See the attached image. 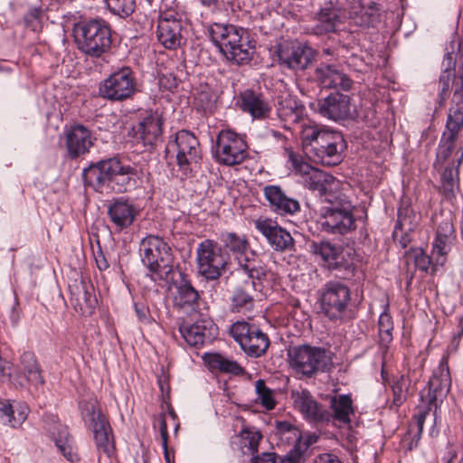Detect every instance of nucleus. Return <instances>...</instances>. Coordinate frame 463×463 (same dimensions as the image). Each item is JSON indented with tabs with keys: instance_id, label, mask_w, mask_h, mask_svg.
<instances>
[{
	"instance_id": "nucleus-1",
	"label": "nucleus",
	"mask_w": 463,
	"mask_h": 463,
	"mask_svg": "<svg viewBox=\"0 0 463 463\" xmlns=\"http://www.w3.org/2000/svg\"><path fill=\"white\" fill-rule=\"evenodd\" d=\"M299 137L303 149L315 163L332 166L342 162L346 146L339 132L307 120L300 124Z\"/></svg>"
},
{
	"instance_id": "nucleus-2",
	"label": "nucleus",
	"mask_w": 463,
	"mask_h": 463,
	"mask_svg": "<svg viewBox=\"0 0 463 463\" xmlns=\"http://www.w3.org/2000/svg\"><path fill=\"white\" fill-rule=\"evenodd\" d=\"M82 175L86 184L100 194L126 193L135 186L137 171L114 156L91 164Z\"/></svg>"
},
{
	"instance_id": "nucleus-3",
	"label": "nucleus",
	"mask_w": 463,
	"mask_h": 463,
	"mask_svg": "<svg viewBox=\"0 0 463 463\" xmlns=\"http://www.w3.org/2000/svg\"><path fill=\"white\" fill-rule=\"evenodd\" d=\"M139 251L150 279L155 282L167 280L174 268V254L168 243L162 237L150 234L142 239Z\"/></svg>"
},
{
	"instance_id": "nucleus-4",
	"label": "nucleus",
	"mask_w": 463,
	"mask_h": 463,
	"mask_svg": "<svg viewBox=\"0 0 463 463\" xmlns=\"http://www.w3.org/2000/svg\"><path fill=\"white\" fill-rule=\"evenodd\" d=\"M73 33L77 48L90 57L99 58L111 47L110 27L103 20L82 21L75 25Z\"/></svg>"
},
{
	"instance_id": "nucleus-5",
	"label": "nucleus",
	"mask_w": 463,
	"mask_h": 463,
	"mask_svg": "<svg viewBox=\"0 0 463 463\" xmlns=\"http://www.w3.org/2000/svg\"><path fill=\"white\" fill-rule=\"evenodd\" d=\"M450 386L451 378L448 358L444 356L440 360L439 366L434 370L427 388L420 393L421 402L424 405L419 408L418 413L414 416L419 434L422 432L426 416L433 406L436 408V402L447 395Z\"/></svg>"
},
{
	"instance_id": "nucleus-6",
	"label": "nucleus",
	"mask_w": 463,
	"mask_h": 463,
	"mask_svg": "<svg viewBox=\"0 0 463 463\" xmlns=\"http://www.w3.org/2000/svg\"><path fill=\"white\" fill-rule=\"evenodd\" d=\"M351 302L350 288L343 282L327 281L318 291L320 312L331 321H343Z\"/></svg>"
},
{
	"instance_id": "nucleus-7",
	"label": "nucleus",
	"mask_w": 463,
	"mask_h": 463,
	"mask_svg": "<svg viewBox=\"0 0 463 463\" xmlns=\"http://www.w3.org/2000/svg\"><path fill=\"white\" fill-rule=\"evenodd\" d=\"M80 408L86 427L93 433L97 449L110 457L115 449L112 430L97 402L83 401L80 403Z\"/></svg>"
},
{
	"instance_id": "nucleus-8",
	"label": "nucleus",
	"mask_w": 463,
	"mask_h": 463,
	"mask_svg": "<svg viewBox=\"0 0 463 463\" xmlns=\"http://www.w3.org/2000/svg\"><path fill=\"white\" fill-rule=\"evenodd\" d=\"M290 368L306 377H311L319 371H325L330 362L326 349L309 345L291 346L288 350Z\"/></svg>"
},
{
	"instance_id": "nucleus-9",
	"label": "nucleus",
	"mask_w": 463,
	"mask_h": 463,
	"mask_svg": "<svg viewBox=\"0 0 463 463\" xmlns=\"http://www.w3.org/2000/svg\"><path fill=\"white\" fill-rule=\"evenodd\" d=\"M449 109L446 128L437 150V161L445 162L454 150V143L463 127V71Z\"/></svg>"
},
{
	"instance_id": "nucleus-10",
	"label": "nucleus",
	"mask_w": 463,
	"mask_h": 463,
	"mask_svg": "<svg viewBox=\"0 0 463 463\" xmlns=\"http://www.w3.org/2000/svg\"><path fill=\"white\" fill-rule=\"evenodd\" d=\"M354 206L351 202H340L321 209L318 223L327 233L344 235L355 229Z\"/></svg>"
},
{
	"instance_id": "nucleus-11",
	"label": "nucleus",
	"mask_w": 463,
	"mask_h": 463,
	"mask_svg": "<svg viewBox=\"0 0 463 463\" xmlns=\"http://www.w3.org/2000/svg\"><path fill=\"white\" fill-rule=\"evenodd\" d=\"M222 241L227 249L237 255L240 270L249 279L261 281L266 277V269L260 260L246 255L250 243L245 235H239L235 232L222 233Z\"/></svg>"
},
{
	"instance_id": "nucleus-12",
	"label": "nucleus",
	"mask_w": 463,
	"mask_h": 463,
	"mask_svg": "<svg viewBox=\"0 0 463 463\" xmlns=\"http://www.w3.org/2000/svg\"><path fill=\"white\" fill-rule=\"evenodd\" d=\"M198 272L206 279H219L226 270L228 258L213 240H204L196 249Z\"/></svg>"
},
{
	"instance_id": "nucleus-13",
	"label": "nucleus",
	"mask_w": 463,
	"mask_h": 463,
	"mask_svg": "<svg viewBox=\"0 0 463 463\" xmlns=\"http://www.w3.org/2000/svg\"><path fill=\"white\" fill-rule=\"evenodd\" d=\"M137 81L133 71L123 67L111 73L99 84L100 97L111 101H123L133 97Z\"/></svg>"
},
{
	"instance_id": "nucleus-14",
	"label": "nucleus",
	"mask_w": 463,
	"mask_h": 463,
	"mask_svg": "<svg viewBox=\"0 0 463 463\" xmlns=\"http://www.w3.org/2000/svg\"><path fill=\"white\" fill-rule=\"evenodd\" d=\"M247 147L244 139L237 133L230 129L222 130L216 137L213 156L224 165H240L248 156Z\"/></svg>"
},
{
	"instance_id": "nucleus-15",
	"label": "nucleus",
	"mask_w": 463,
	"mask_h": 463,
	"mask_svg": "<svg viewBox=\"0 0 463 463\" xmlns=\"http://www.w3.org/2000/svg\"><path fill=\"white\" fill-rule=\"evenodd\" d=\"M185 23L182 14L175 10L160 13L157 21L156 36L166 49L175 50L185 43Z\"/></svg>"
},
{
	"instance_id": "nucleus-16",
	"label": "nucleus",
	"mask_w": 463,
	"mask_h": 463,
	"mask_svg": "<svg viewBox=\"0 0 463 463\" xmlns=\"http://www.w3.org/2000/svg\"><path fill=\"white\" fill-rule=\"evenodd\" d=\"M231 334L241 349L253 357L265 354L269 345L268 335L255 325L247 322L234 323L231 327Z\"/></svg>"
},
{
	"instance_id": "nucleus-17",
	"label": "nucleus",
	"mask_w": 463,
	"mask_h": 463,
	"mask_svg": "<svg viewBox=\"0 0 463 463\" xmlns=\"http://www.w3.org/2000/svg\"><path fill=\"white\" fill-rule=\"evenodd\" d=\"M288 161L295 174L302 178L303 185L311 191L325 194L335 181L333 175L311 166L300 155L294 152H289Z\"/></svg>"
},
{
	"instance_id": "nucleus-18",
	"label": "nucleus",
	"mask_w": 463,
	"mask_h": 463,
	"mask_svg": "<svg viewBox=\"0 0 463 463\" xmlns=\"http://www.w3.org/2000/svg\"><path fill=\"white\" fill-rule=\"evenodd\" d=\"M349 15L348 0H326L316 14L312 31L317 35L333 33Z\"/></svg>"
},
{
	"instance_id": "nucleus-19",
	"label": "nucleus",
	"mask_w": 463,
	"mask_h": 463,
	"mask_svg": "<svg viewBox=\"0 0 463 463\" xmlns=\"http://www.w3.org/2000/svg\"><path fill=\"white\" fill-rule=\"evenodd\" d=\"M168 152L176 154V163L179 168L186 173L192 164H197L201 159V149L198 139L186 130L178 131L175 138L167 145Z\"/></svg>"
},
{
	"instance_id": "nucleus-20",
	"label": "nucleus",
	"mask_w": 463,
	"mask_h": 463,
	"mask_svg": "<svg viewBox=\"0 0 463 463\" xmlns=\"http://www.w3.org/2000/svg\"><path fill=\"white\" fill-rule=\"evenodd\" d=\"M278 56L282 65L298 71L306 70L313 62L316 51L306 43L295 41L282 44Z\"/></svg>"
},
{
	"instance_id": "nucleus-21",
	"label": "nucleus",
	"mask_w": 463,
	"mask_h": 463,
	"mask_svg": "<svg viewBox=\"0 0 463 463\" xmlns=\"http://www.w3.org/2000/svg\"><path fill=\"white\" fill-rule=\"evenodd\" d=\"M179 332L189 345L197 347L212 343L218 328L212 319L202 317L193 324H181Z\"/></svg>"
},
{
	"instance_id": "nucleus-22",
	"label": "nucleus",
	"mask_w": 463,
	"mask_h": 463,
	"mask_svg": "<svg viewBox=\"0 0 463 463\" xmlns=\"http://www.w3.org/2000/svg\"><path fill=\"white\" fill-rule=\"evenodd\" d=\"M254 225L275 250L284 251L293 248L294 240L290 233L272 220L258 219Z\"/></svg>"
},
{
	"instance_id": "nucleus-23",
	"label": "nucleus",
	"mask_w": 463,
	"mask_h": 463,
	"mask_svg": "<svg viewBox=\"0 0 463 463\" xmlns=\"http://www.w3.org/2000/svg\"><path fill=\"white\" fill-rule=\"evenodd\" d=\"M265 199L270 210L281 216L294 215L300 211L299 202L289 197L279 185H267L263 189Z\"/></svg>"
},
{
	"instance_id": "nucleus-24",
	"label": "nucleus",
	"mask_w": 463,
	"mask_h": 463,
	"mask_svg": "<svg viewBox=\"0 0 463 463\" xmlns=\"http://www.w3.org/2000/svg\"><path fill=\"white\" fill-rule=\"evenodd\" d=\"M350 97L340 92H335L319 100V114L330 120L340 121L350 116Z\"/></svg>"
},
{
	"instance_id": "nucleus-25",
	"label": "nucleus",
	"mask_w": 463,
	"mask_h": 463,
	"mask_svg": "<svg viewBox=\"0 0 463 463\" xmlns=\"http://www.w3.org/2000/svg\"><path fill=\"white\" fill-rule=\"evenodd\" d=\"M70 291L71 303L75 311L83 316H90L97 306L92 284L80 280L71 285Z\"/></svg>"
},
{
	"instance_id": "nucleus-26",
	"label": "nucleus",
	"mask_w": 463,
	"mask_h": 463,
	"mask_svg": "<svg viewBox=\"0 0 463 463\" xmlns=\"http://www.w3.org/2000/svg\"><path fill=\"white\" fill-rule=\"evenodd\" d=\"M68 156L77 158L90 151L93 146L90 130L81 124L71 126L65 132Z\"/></svg>"
},
{
	"instance_id": "nucleus-27",
	"label": "nucleus",
	"mask_w": 463,
	"mask_h": 463,
	"mask_svg": "<svg viewBox=\"0 0 463 463\" xmlns=\"http://www.w3.org/2000/svg\"><path fill=\"white\" fill-rule=\"evenodd\" d=\"M244 30L233 24L214 23L208 27V33L213 44L227 58V54L235 44V40H239V35Z\"/></svg>"
},
{
	"instance_id": "nucleus-28",
	"label": "nucleus",
	"mask_w": 463,
	"mask_h": 463,
	"mask_svg": "<svg viewBox=\"0 0 463 463\" xmlns=\"http://www.w3.org/2000/svg\"><path fill=\"white\" fill-rule=\"evenodd\" d=\"M315 76L322 87L326 89L349 90L353 85V80L335 64L320 63L315 71Z\"/></svg>"
},
{
	"instance_id": "nucleus-29",
	"label": "nucleus",
	"mask_w": 463,
	"mask_h": 463,
	"mask_svg": "<svg viewBox=\"0 0 463 463\" xmlns=\"http://www.w3.org/2000/svg\"><path fill=\"white\" fill-rule=\"evenodd\" d=\"M348 19L358 26H374L379 22L380 8L371 0L351 3L348 1Z\"/></svg>"
},
{
	"instance_id": "nucleus-30",
	"label": "nucleus",
	"mask_w": 463,
	"mask_h": 463,
	"mask_svg": "<svg viewBox=\"0 0 463 463\" xmlns=\"http://www.w3.org/2000/svg\"><path fill=\"white\" fill-rule=\"evenodd\" d=\"M291 397L294 401L295 408L305 418L314 421L328 420L329 416L307 390L293 391Z\"/></svg>"
},
{
	"instance_id": "nucleus-31",
	"label": "nucleus",
	"mask_w": 463,
	"mask_h": 463,
	"mask_svg": "<svg viewBox=\"0 0 463 463\" xmlns=\"http://www.w3.org/2000/svg\"><path fill=\"white\" fill-rule=\"evenodd\" d=\"M138 214L137 209L128 199L118 198L112 201L108 207V215L110 222L122 230L130 226Z\"/></svg>"
},
{
	"instance_id": "nucleus-32",
	"label": "nucleus",
	"mask_w": 463,
	"mask_h": 463,
	"mask_svg": "<svg viewBox=\"0 0 463 463\" xmlns=\"http://www.w3.org/2000/svg\"><path fill=\"white\" fill-rule=\"evenodd\" d=\"M239 40H235V44L227 54V60L241 65L250 62L255 50V44L248 30H244L239 35Z\"/></svg>"
},
{
	"instance_id": "nucleus-33",
	"label": "nucleus",
	"mask_w": 463,
	"mask_h": 463,
	"mask_svg": "<svg viewBox=\"0 0 463 463\" xmlns=\"http://www.w3.org/2000/svg\"><path fill=\"white\" fill-rule=\"evenodd\" d=\"M314 255L320 257L329 269H338L343 266V252L339 247L327 241L312 242L310 245Z\"/></svg>"
},
{
	"instance_id": "nucleus-34",
	"label": "nucleus",
	"mask_w": 463,
	"mask_h": 463,
	"mask_svg": "<svg viewBox=\"0 0 463 463\" xmlns=\"http://www.w3.org/2000/svg\"><path fill=\"white\" fill-rule=\"evenodd\" d=\"M162 125L160 115L151 112L138 123L137 131L145 144L153 145L161 137Z\"/></svg>"
},
{
	"instance_id": "nucleus-35",
	"label": "nucleus",
	"mask_w": 463,
	"mask_h": 463,
	"mask_svg": "<svg viewBox=\"0 0 463 463\" xmlns=\"http://www.w3.org/2000/svg\"><path fill=\"white\" fill-rule=\"evenodd\" d=\"M21 373H15L24 381V384L30 383L34 385L43 384V377L35 355L31 352H24L20 358Z\"/></svg>"
},
{
	"instance_id": "nucleus-36",
	"label": "nucleus",
	"mask_w": 463,
	"mask_h": 463,
	"mask_svg": "<svg viewBox=\"0 0 463 463\" xmlns=\"http://www.w3.org/2000/svg\"><path fill=\"white\" fill-rule=\"evenodd\" d=\"M241 109L254 118H264L269 114L270 108L260 94L247 90L241 96Z\"/></svg>"
},
{
	"instance_id": "nucleus-37",
	"label": "nucleus",
	"mask_w": 463,
	"mask_h": 463,
	"mask_svg": "<svg viewBox=\"0 0 463 463\" xmlns=\"http://www.w3.org/2000/svg\"><path fill=\"white\" fill-rule=\"evenodd\" d=\"M256 279H251V282H245L244 287H238L234 289L231 298V309L232 312L246 313L252 310L254 307V298L250 292V288L254 290L257 289Z\"/></svg>"
},
{
	"instance_id": "nucleus-38",
	"label": "nucleus",
	"mask_w": 463,
	"mask_h": 463,
	"mask_svg": "<svg viewBox=\"0 0 463 463\" xmlns=\"http://www.w3.org/2000/svg\"><path fill=\"white\" fill-rule=\"evenodd\" d=\"M458 62L459 64L457 71L447 68L439 76V96L442 102H444L447 97L449 95L451 88L454 90V91H456L457 87L458 86V83L463 72V53L459 55ZM454 95L455 92H453L452 99L454 98ZM452 106H454L453 103Z\"/></svg>"
},
{
	"instance_id": "nucleus-39",
	"label": "nucleus",
	"mask_w": 463,
	"mask_h": 463,
	"mask_svg": "<svg viewBox=\"0 0 463 463\" xmlns=\"http://www.w3.org/2000/svg\"><path fill=\"white\" fill-rule=\"evenodd\" d=\"M203 360L212 371L239 375L243 373V368L234 360L220 354H207Z\"/></svg>"
},
{
	"instance_id": "nucleus-40",
	"label": "nucleus",
	"mask_w": 463,
	"mask_h": 463,
	"mask_svg": "<svg viewBox=\"0 0 463 463\" xmlns=\"http://www.w3.org/2000/svg\"><path fill=\"white\" fill-rule=\"evenodd\" d=\"M455 156L457 157V166L455 168L447 167L441 176L440 189L448 198L454 197L459 189L458 166L463 159V150H458Z\"/></svg>"
},
{
	"instance_id": "nucleus-41",
	"label": "nucleus",
	"mask_w": 463,
	"mask_h": 463,
	"mask_svg": "<svg viewBox=\"0 0 463 463\" xmlns=\"http://www.w3.org/2000/svg\"><path fill=\"white\" fill-rule=\"evenodd\" d=\"M303 106L294 98L288 96L278 102V117L288 124L298 123L303 114Z\"/></svg>"
},
{
	"instance_id": "nucleus-42",
	"label": "nucleus",
	"mask_w": 463,
	"mask_h": 463,
	"mask_svg": "<svg viewBox=\"0 0 463 463\" xmlns=\"http://www.w3.org/2000/svg\"><path fill=\"white\" fill-rule=\"evenodd\" d=\"M330 408L333 419L341 424L350 422V416L354 413L353 401L347 394H339L331 397Z\"/></svg>"
},
{
	"instance_id": "nucleus-43",
	"label": "nucleus",
	"mask_w": 463,
	"mask_h": 463,
	"mask_svg": "<svg viewBox=\"0 0 463 463\" xmlns=\"http://www.w3.org/2000/svg\"><path fill=\"white\" fill-rule=\"evenodd\" d=\"M57 430V436L52 432L57 449L67 460L71 462L78 461L80 458L74 449L73 439L70 436L67 428L65 426L59 425Z\"/></svg>"
},
{
	"instance_id": "nucleus-44",
	"label": "nucleus",
	"mask_w": 463,
	"mask_h": 463,
	"mask_svg": "<svg viewBox=\"0 0 463 463\" xmlns=\"http://www.w3.org/2000/svg\"><path fill=\"white\" fill-rule=\"evenodd\" d=\"M198 299V291L188 280L183 279L176 288V294L174 297L175 305L181 308L194 307Z\"/></svg>"
},
{
	"instance_id": "nucleus-45",
	"label": "nucleus",
	"mask_w": 463,
	"mask_h": 463,
	"mask_svg": "<svg viewBox=\"0 0 463 463\" xmlns=\"http://www.w3.org/2000/svg\"><path fill=\"white\" fill-rule=\"evenodd\" d=\"M437 463H463V448L460 443L449 441L437 456Z\"/></svg>"
},
{
	"instance_id": "nucleus-46",
	"label": "nucleus",
	"mask_w": 463,
	"mask_h": 463,
	"mask_svg": "<svg viewBox=\"0 0 463 463\" xmlns=\"http://www.w3.org/2000/svg\"><path fill=\"white\" fill-rule=\"evenodd\" d=\"M241 442L244 454L258 452L262 435L254 428L243 429L240 433Z\"/></svg>"
},
{
	"instance_id": "nucleus-47",
	"label": "nucleus",
	"mask_w": 463,
	"mask_h": 463,
	"mask_svg": "<svg viewBox=\"0 0 463 463\" xmlns=\"http://www.w3.org/2000/svg\"><path fill=\"white\" fill-rule=\"evenodd\" d=\"M257 401L266 410H273L277 404L273 390L267 387L264 380H258L255 383Z\"/></svg>"
},
{
	"instance_id": "nucleus-48",
	"label": "nucleus",
	"mask_w": 463,
	"mask_h": 463,
	"mask_svg": "<svg viewBox=\"0 0 463 463\" xmlns=\"http://www.w3.org/2000/svg\"><path fill=\"white\" fill-rule=\"evenodd\" d=\"M216 101V95L208 86H201L194 94V102L197 107L204 111H212Z\"/></svg>"
},
{
	"instance_id": "nucleus-49",
	"label": "nucleus",
	"mask_w": 463,
	"mask_h": 463,
	"mask_svg": "<svg viewBox=\"0 0 463 463\" xmlns=\"http://www.w3.org/2000/svg\"><path fill=\"white\" fill-rule=\"evenodd\" d=\"M3 415L6 420L14 428L20 426L28 416V408L24 405L19 404L14 408L11 404L5 406L3 409Z\"/></svg>"
},
{
	"instance_id": "nucleus-50",
	"label": "nucleus",
	"mask_w": 463,
	"mask_h": 463,
	"mask_svg": "<svg viewBox=\"0 0 463 463\" xmlns=\"http://www.w3.org/2000/svg\"><path fill=\"white\" fill-rule=\"evenodd\" d=\"M380 345L387 346L392 340L393 323L387 312H383L378 320Z\"/></svg>"
},
{
	"instance_id": "nucleus-51",
	"label": "nucleus",
	"mask_w": 463,
	"mask_h": 463,
	"mask_svg": "<svg viewBox=\"0 0 463 463\" xmlns=\"http://www.w3.org/2000/svg\"><path fill=\"white\" fill-rule=\"evenodd\" d=\"M452 241V238L435 237L432 247V254L437 264L443 265L445 263L446 255L451 249Z\"/></svg>"
},
{
	"instance_id": "nucleus-52",
	"label": "nucleus",
	"mask_w": 463,
	"mask_h": 463,
	"mask_svg": "<svg viewBox=\"0 0 463 463\" xmlns=\"http://www.w3.org/2000/svg\"><path fill=\"white\" fill-rule=\"evenodd\" d=\"M411 385V380L405 375H401L392 384V404L396 407L401 406L406 400L407 392Z\"/></svg>"
},
{
	"instance_id": "nucleus-53",
	"label": "nucleus",
	"mask_w": 463,
	"mask_h": 463,
	"mask_svg": "<svg viewBox=\"0 0 463 463\" xmlns=\"http://www.w3.org/2000/svg\"><path fill=\"white\" fill-rule=\"evenodd\" d=\"M109 10L121 17L130 15L136 7V0H103Z\"/></svg>"
},
{
	"instance_id": "nucleus-54",
	"label": "nucleus",
	"mask_w": 463,
	"mask_h": 463,
	"mask_svg": "<svg viewBox=\"0 0 463 463\" xmlns=\"http://www.w3.org/2000/svg\"><path fill=\"white\" fill-rule=\"evenodd\" d=\"M406 261H412L416 269L427 271L431 263L430 257L421 248L411 249L406 254Z\"/></svg>"
},
{
	"instance_id": "nucleus-55",
	"label": "nucleus",
	"mask_w": 463,
	"mask_h": 463,
	"mask_svg": "<svg viewBox=\"0 0 463 463\" xmlns=\"http://www.w3.org/2000/svg\"><path fill=\"white\" fill-rule=\"evenodd\" d=\"M0 381L10 382L16 387H24V383L18 374L13 373V365L10 362L0 357Z\"/></svg>"
},
{
	"instance_id": "nucleus-56",
	"label": "nucleus",
	"mask_w": 463,
	"mask_h": 463,
	"mask_svg": "<svg viewBox=\"0 0 463 463\" xmlns=\"http://www.w3.org/2000/svg\"><path fill=\"white\" fill-rule=\"evenodd\" d=\"M157 424L161 439H162V447H165V443L168 442V431H167V424H166V415L165 413H160L156 419L155 425Z\"/></svg>"
},
{
	"instance_id": "nucleus-57",
	"label": "nucleus",
	"mask_w": 463,
	"mask_h": 463,
	"mask_svg": "<svg viewBox=\"0 0 463 463\" xmlns=\"http://www.w3.org/2000/svg\"><path fill=\"white\" fill-rule=\"evenodd\" d=\"M453 233L454 227L452 222L449 220H444L439 224L436 236L440 238L447 237L453 239Z\"/></svg>"
},
{
	"instance_id": "nucleus-58",
	"label": "nucleus",
	"mask_w": 463,
	"mask_h": 463,
	"mask_svg": "<svg viewBox=\"0 0 463 463\" xmlns=\"http://www.w3.org/2000/svg\"><path fill=\"white\" fill-rule=\"evenodd\" d=\"M313 463H342L333 453H322L314 458Z\"/></svg>"
},
{
	"instance_id": "nucleus-59",
	"label": "nucleus",
	"mask_w": 463,
	"mask_h": 463,
	"mask_svg": "<svg viewBox=\"0 0 463 463\" xmlns=\"http://www.w3.org/2000/svg\"><path fill=\"white\" fill-rule=\"evenodd\" d=\"M279 458L275 453H262L254 457L252 460L253 463H279Z\"/></svg>"
},
{
	"instance_id": "nucleus-60",
	"label": "nucleus",
	"mask_w": 463,
	"mask_h": 463,
	"mask_svg": "<svg viewBox=\"0 0 463 463\" xmlns=\"http://www.w3.org/2000/svg\"><path fill=\"white\" fill-rule=\"evenodd\" d=\"M279 439L288 444H296L300 439V433L298 429L292 430L288 434L279 436Z\"/></svg>"
},
{
	"instance_id": "nucleus-61",
	"label": "nucleus",
	"mask_w": 463,
	"mask_h": 463,
	"mask_svg": "<svg viewBox=\"0 0 463 463\" xmlns=\"http://www.w3.org/2000/svg\"><path fill=\"white\" fill-rule=\"evenodd\" d=\"M297 428L288 421H277L276 422V434L279 437L283 434H288L292 430Z\"/></svg>"
},
{
	"instance_id": "nucleus-62",
	"label": "nucleus",
	"mask_w": 463,
	"mask_h": 463,
	"mask_svg": "<svg viewBox=\"0 0 463 463\" xmlns=\"http://www.w3.org/2000/svg\"><path fill=\"white\" fill-rule=\"evenodd\" d=\"M135 311L139 321L143 323L149 322L148 309L145 306L139 307L137 304L135 305Z\"/></svg>"
},
{
	"instance_id": "nucleus-63",
	"label": "nucleus",
	"mask_w": 463,
	"mask_h": 463,
	"mask_svg": "<svg viewBox=\"0 0 463 463\" xmlns=\"http://www.w3.org/2000/svg\"><path fill=\"white\" fill-rule=\"evenodd\" d=\"M95 260L99 270H105L109 267L107 259L101 251L98 252V254L95 256Z\"/></svg>"
},
{
	"instance_id": "nucleus-64",
	"label": "nucleus",
	"mask_w": 463,
	"mask_h": 463,
	"mask_svg": "<svg viewBox=\"0 0 463 463\" xmlns=\"http://www.w3.org/2000/svg\"><path fill=\"white\" fill-rule=\"evenodd\" d=\"M446 61H447V63H448L449 67L453 63V57H452L451 53H447L446 54L443 62H445Z\"/></svg>"
}]
</instances>
